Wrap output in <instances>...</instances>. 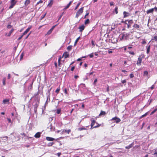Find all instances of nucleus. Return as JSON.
Masks as SVG:
<instances>
[{
	"label": "nucleus",
	"mask_w": 157,
	"mask_h": 157,
	"mask_svg": "<svg viewBox=\"0 0 157 157\" xmlns=\"http://www.w3.org/2000/svg\"><path fill=\"white\" fill-rule=\"evenodd\" d=\"M106 91L107 92H109V86H107V87L106 88Z\"/></svg>",
	"instance_id": "3c124183"
},
{
	"label": "nucleus",
	"mask_w": 157,
	"mask_h": 157,
	"mask_svg": "<svg viewBox=\"0 0 157 157\" xmlns=\"http://www.w3.org/2000/svg\"><path fill=\"white\" fill-rule=\"evenodd\" d=\"M7 120L8 121V122L9 123H11V124L12 123V122L11 121V120L10 118H7Z\"/></svg>",
	"instance_id": "8fccbe9b"
},
{
	"label": "nucleus",
	"mask_w": 157,
	"mask_h": 157,
	"mask_svg": "<svg viewBox=\"0 0 157 157\" xmlns=\"http://www.w3.org/2000/svg\"><path fill=\"white\" fill-rule=\"evenodd\" d=\"M72 46L71 45H70L67 47V49L69 50L70 51L72 49Z\"/></svg>",
	"instance_id": "f704fd0d"
},
{
	"label": "nucleus",
	"mask_w": 157,
	"mask_h": 157,
	"mask_svg": "<svg viewBox=\"0 0 157 157\" xmlns=\"http://www.w3.org/2000/svg\"><path fill=\"white\" fill-rule=\"evenodd\" d=\"M141 43L142 44H146V41L145 40L143 39L142 40Z\"/></svg>",
	"instance_id": "a19ab883"
},
{
	"label": "nucleus",
	"mask_w": 157,
	"mask_h": 157,
	"mask_svg": "<svg viewBox=\"0 0 157 157\" xmlns=\"http://www.w3.org/2000/svg\"><path fill=\"white\" fill-rule=\"evenodd\" d=\"M54 64H55V67H56V68H57V63H56V62H55L54 63Z\"/></svg>",
	"instance_id": "4d7b16f0"
},
{
	"label": "nucleus",
	"mask_w": 157,
	"mask_h": 157,
	"mask_svg": "<svg viewBox=\"0 0 157 157\" xmlns=\"http://www.w3.org/2000/svg\"><path fill=\"white\" fill-rule=\"evenodd\" d=\"M17 2V0H11L10 1V5L9 7V9L12 8L16 5Z\"/></svg>",
	"instance_id": "7ed1b4c3"
},
{
	"label": "nucleus",
	"mask_w": 157,
	"mask_h": 157,
	"mask_svg": "<svg viewBox=\"0 0 157 157\" xmlns=\"http://www.w3.org/2000/svg\"><path fill=\"white\" fill-rule=\"evenodd\" d=\"M128 61H127V60L124 61V66H126L127 64V63Z\"/></svg>",
	"instance_id": "a18cd8bd"
},
{
	"label": "nucleus",
	"mask_w": 157,
	"mask_h": 157,
	"mask_svg": "<svg viewBox=\"0 0 157 157\" xmlns=\"http://www.w3.org/2000/svg\"><path fill=\"white\" fill-rule=\"evenodd\" d=\"M69 53L67 52H66L63 53V57H64V59H66L69 57Z\"/></svg>",
	"instance_id": "1a4fd4ad"
},
{
	"label": "nucleus",
	"mask_w": 157,
	"mask_h": 157,
	"mask_svg": "<svg viewBox=\"0 0 157 157\" xmlns=\"http://www.w3.org/2000/svg\"><path fill=\"white\" fill-rule=\"evenodd\" d=\"M133 27L135 29L138 30H140V25L136 24H135L133 26Z\"/></svg>",
	"instance_id": "6e6552de"
},
{
	"label": "nucleus",
	"mask_w": 157,
	"mask_h": 157,
	"mask_svg": "<svg viewBox=\"0 0 157 157\" xmlns=\"http://www.w3.org/2000/svg\"><path fill=\"white\" fill-rule=\"evenodd\" d=\"M30 3V0H25L24 3V4L25 6H27Z\"/></svg>",
	"instance_id": "ddd939ff"
},
{
	"label": "nucleus",
	"mask_w": 157,
	"mask_h": 157,
	"mask_svg": "<svg viewBox=\"0 0 157 157\" xmlns=\"http://www.w3.org/2000/svg\"><path fill=\"white\" fill-rule=\"evenodd\" d=\"M75 66H73L71 68V71H73L74 70L75 68Z\"/></svg>",
	"instance_id": "603ef678"
},
{
	"label": "nucleus",
	"mask_w": 157,
	"mask_h": 157,
	"mask_svg": "<svg viewBox=\"0 0 157 157\" xmlns=\"http://www.w3.org/2000/svg\"><path fill=\"white\" fill-rule=\"evenodd\" d=\"M128 52L129 54L132 55H134L135 54V53L133 51H129Z\"/></svg>",
	"instance_id": "4c0bfd02"
},
{
	"label": "nucleus",
	"mask_w": 157,
	"mask_h": 157,
	"mask_svg": "<svg viewBox=\"0 0 157 157\" xmlns=\"http://www.w3.org/2000/svg\"><path fill=\"white\" fill-rule=\"evenodd\" d=\"M109 4L110 6H112L114 5V2H109Z\"/></svg>",
	"instance_id": "de8ad7c7"
},
{
	"label": "nucleus",
	"mask_w": 157,
	"mask_h": 157,
	"mask_svg": "<svg viewBox=\"0 0 157 157\" xmlns=\"http://www.w3.org/2000/svg\"><path fill=\"white\" fill-rule=\"evenodd\" d=\"M123 14L124 18L127 17L131 15L130 13L125 11H124Z\"/></svg>",
	"instance_id": "39448f33"
},
{
	"label": "nucleus",
	"mask_w": 157,
	"mask_h": 157,
	"mask_svg": "<svg viewBox=\"0 0 157 157\" xmlns=\"http://www.w3.org/2000/svg\"><path fill=\"white\" fill-rule=\"evenodd\" d=\"M130 76L131 78H132L134 77L133 74H131L130 75Z\"/></svg>",
	"instance_id": "49530a36"
},
{
	"label": "nucleus",
	"mask_w": 157,
	"mask_h": 157,
	"mask_svg": "<svg viewBox=\"0 0 157 157\" xmlns=\"http://www.w3.org/2000/svg\"><path fill=\"white\" fill-rule=\"evenodd\" d=\"M144 57V55L143 54H141V55L139 56L138 58V60L137 61L136 64L140 66L141 65L142 62V60Z\"/></svg>",
	"instance_id": "f257e3e1"
},
{
	"label": "nucleus",
	"mask_w": 157,
	"mask_h": 157,
	"mask_svg": "<svg viewBox=\"0 0 157 157\" xmlns=\"http://www.w3.org/2000/svg\"><path fill=\"white\" fill-rule=\"evenodd\" d=\"M33 84V83H32V84H31L29 86V88H30V90H31L33 88V86H32Z\"/></svg>",
	"instance_id": "0e129e2a"
},
{
	"label": "nucleus",
	"mask_w": 157,
	"mask_h": 157,
	"mask_svg": "<svg viewBox=\"0 0 157 157\" xmlns=\"http://www.w3.org/2000/svg\"><path fill=\"white\" fill-rule=\"evenodd\" d=\"M46 14H44V15L41 16V19H43L45 16Z\"/></svg>",
	"instance_id": "e2e57ef3"
},
{
	"label": "nucleus",
	"mask_w": 157,
	"mask_h": 157,
	"mask_svg": "<svg viewBox=\"0 0 157 157\" xmlns=\"http://www.w3.org/2000/svg\"><path fill=\"white\" fill-rule=\"evenodd\" d=\"M112 120L114 121V120H116L115 122L116 123H118L121 121V119L119 118H118L117 117H113L112 119Z\"/></svg>",
	"instance_id": "423d86ee"
},
{
	"label": "nucleus",
	"mask_w": 157,
	"mask_h": 157,
	"mask_svg": "<svg viewBox=\"0 0 157 157\" xmlns=\"http://www.w3.org/2000/svg\"><path fill=\"white\" fill-rule=\"evenodd\" d=\"M43 1H42V0H40L37 3L36 5H37L39 4V3H43Z\"/></svg>",
	"instance_id": "79ce46f5"
},
{
	"label": "nucleus",
	"mask_w": 157,
	"mask_h": 157,
	"mask_svg": "<svg viewBox=\"0 0 157 157\" xmlns=\"http://www.w3.org/2000/svg\"><path fill=\"white\" fill-rule=\"evenodd\" d=\"M118 8L116 6L115 7L114 11L113 12L114 13V12L116 14H117L118 13Z\"/></svg>",
	"instance_id": "4be33fe9"
},
{
	"label": "nucleus",
	"mask_w": 157,
	"mask_h": 157,
	"mask_svg": "<svg viewBox=\"0 0 157 157\" xmlns=\"http://www.w3.org/2000/svg\"><path fill=\"white\" fill-rule=\"evenodd\" d=\"M98 117H96L95 118H94L93 117H91L90 119V121H91V123L90 124L91 127L90 129H92L93 128L94 126L95 123H96L97 122L96 121V120L97 119V118Z\"/></svg>",
	"instance_id": "f03ea898"
},
{
	"label": "nucleus",
	"mask_w": 157,
	"mask_h": 157,
	"mask_svg": "<svg viewBox=\"0 0 157 157\" xmlns=\"http://www.w3.org/2000/svg\"><path fill=\"white\" fill-rule=\"evenodd\" d=\"M154 87H155V86H154V85H152L151 86V87H150V88L151 89V90H152L154 89Z\"/></svg>",
	"instance_id": "5fc2aeb1"
},
{
	"label": "nucleus",
	"mask_w": 157,
	"mask_h": 157,
	"mask_svg": "<svg viewBox=\"0 0 157 157\" xmlns=\"http://www.w3.org/2000/svg\"><path fill=\"white\" fill-rule=\"evenodd\" d=\"M56 26V25H55V26H53L50 29H51V30H53L54 29V28L55 27V26Z\"/></svg>",
	"instance_id": "338daca9"
},
{
	"label": "nucleus",
	"mask_w": 157,
	"mask_h": 157,
	"mask_svg": "<svg viewBox=\"0 0 157 157\" xmlns=\"http://www.w3.org/2000/svg\"><path fill=\"white\" fill-rule=\"evenodd\" d=\"M11 78V75L10 74H8V75L7 78L8 79H10Z\"/></svg>",
	"instance_id": "864d4df0"
},
{
	"label": "nucleus",
	"mask_w": 157,
	"mask_h": 157,
	"mask_svg": "<svg viewBox=\"0 0 157 157\" xmlns=\"http://www.w3.org/2000/svg\"><path fill=\"white\" fill-rule=\"evenodd\" d=\"M10 99H6L3 100L2 103L4 104H6V103H9Z\"/></svg>",
	"instance_id": "2eb2a0df"
},
{
	"label": "nucleus",
	"mask_w": 157,
	"mask_h": 157,
	"mask_svg": "<svg viewBox=\"0 0 157 157\" xmlns=\"http://www.w3.org/2000/svg\"><path fill=\"white\" fill-rule=\"evenodd\" d=\"M128 23L129 24H131L133 23V21L132 20H130L128 21Z\"/></svg>",
	"instance_id": "ea45409f"
},
{
	"label": "nucleus",
	"mask_w": 157,
	"mask_h": 157,
	"mask_svg": "<svg viewBox=\"0 0 157 157\" xmlns=\"http://www.w3.org/2000/svg\"><path fill=\"white\" fill-rule=\"evenodd\" d=\"M60 90V86H59L57 88L56 90L55 91V92L58 94L59 93V91Z\"/></svg>",
	"instance_id": "a878e982"
},
{
	"label": "nucleus",
	"mask_w": 157,
	"mask_h": 157,
	"mask_svg": "<svg viewBox=\"0 0 157 157\" xmlns=\"http://www.w3.org/2000/svg\"><path fill=\"white\" fill-rule=\"evenodd\" d=\"M91 44H92V45H93V46H94L95 44H94V41L93 40H92L91 41Z\"/></svg>",
	"instance_id": "052dcab7"
},
{
	"label": "nucleus",
	"mask_w": 157,
	"mask_h": 157,
	"mask_svg": "<svg viewBox=\"0 0 157 157\" xmlns=\"http://www.w3.org/2000/svg\"><path fill=\"white\" fill-rule=\"evenodd\" d=\"M96 124H97V125L96 126H94L93 127V128H98L101 126V124H99L97 122V123Z\"/></svg>",
	"instance_id": "c756f323"
},
{
	"label": "nucleus",
	"mask_w": 157,
	"mask_h": 157,
	"mask_svg": "<svg viewBox=\"0 0 157 157\" xmlns=\"http://www.w3.org/2000/svg\"><path fill=\"white\" fill-rule=\"evenodd\" d=\"M97 81V78L95 79L94 81V84H95Z\"/></svg>",
	"instance_id": "680f3d73"
},
{
	"label": "nucleus",
	"mask_w": 157,
	"mask_h": 157,
	"mask_svg": "<svg viewBox=\"0 0 157 157\" xmlns=\"http://www.w3.org/2000/svg\"><path fill=\"white\" fill-rule=\"evenodd\" d=\"M85 28V26L84 25H82L80 26L78 28V29H79V32H82L84 30Z\"/></svg>",
	"instance_id": "9d476101"
},
{
	"label": "nucleus",
	"mask_w": 157,
	"mask_h": 157,
	"mask_svg": "<svg viewBox=\"0 0 157 157\" xmlns=\"http://www.w3.org/2000/svg\"><path fill=\"white\" fill-rule=\"evenodd\" d=\"M14 30V29H12L10 31L9 33L8 34V35L7 36H10L12 33L13 32V31Z\"/></svg>",
	"instance_id": "6ab92c4d"
},
{
	"label": "nucleus",
	"mask_w": 157,
	"mask_h": 157,
	"mask_svg": "<svg viewBox=\"0 0 157 157\" xmlns=\"http://www.w3.org/2000/svg\"><path fill=\"white\" fill-rule=\"evenodd\" d=\"M133 146V144L132 143V144H129L128 146H126L125 147V148L127 149H130V148H131V147H132Z\"/></svg>",
	"instance_id": "aec40b11"
},
{
	"label": "nucleus",
	"mask_w": 157,
	"mask_h": 157,
	"mask_svg": "<svg viewBox=\"0 0 157 157\" xmlns=\"http://www.w3.org/2000/svg\"><path fill=\"white\" fill-rule=\"evenodd\" d=\"M79 76L78 75H75L74 76L75 78V79L77 78H78Z\"/></svg>",
	"instance_id": "774afa93"
},
{
	"label": "nucleus",
	"mask_w": 157,
	"mask_h": 157,
	"mask_svg": "<svg viewBox=\"0 0 157 157\" xmlns=\"http://www.w3.org/2000/svg\"><path fill=\"white\" fill-rule=\"evenodd\" d=\"M157 111V108L155 109L151 113L150 115H151L155 113Z\"/></svg>",
	"instance_id": "c85d7f7f"
},
{
	"label": "nucleus",
	"mask_w": 157,
	"mask_h": 157,
	"mask_svg": "<svg viewBox=\"0 0 157 157\" xmlns=\"http://www.w3.org/2000/svg\"><path fill=\"white\" fill-rule=\"evenodd\" d=\"M54 144V143L53 142L49 143L48 144V146L49 147L52 146Z\"/></svg>",
	"instance_id": "e433bc0d"
},
{
	"label": "nucleus",
	"mask_w": 157,
	"mask_h": 157,
	"mask_svg": "<svg viewBox=\"0 0 157 157\" xmlns=\"http://www.w3.org/2000/svg\"><path fill=\"white\" fill-rule=\"evenodd\" d=\"M71 131V130L70 129H69L68 130H65L64 132L66 133H67V134H69L70 132Z\"/></svg>",
	"instance_id": "2f4dec72"
},
{
	"label": "nucleus",
	"mask_w": 157,
	"mask_h": 157,
	"mask_svg": "<svg viewBox=\"0 0 157 157\" xmlns=\"http://www.w3.org/2000/svg\"><path fill=\"white\" fill-rule=\"evenodd\" d=\"M81 3V2H80L77 4V6H76L75 7V10H76V9H78V8L79 6V5H80Z\"/></svg>",
	"instance_id": "473e14b6"
},
{
	"label": "nucleus",
	"mask_w": 157,
	"mask_h": 157,
	"mask_svg": "<svg viewBox=\"0 0 157 157\" xmlns=\"http://www.w3.org/2000/svg\"><path fill=\"white\" fill-rule=\"evenodd\" d=\"M32 27V26L31 25L29 26V28H28L23 33L22 35L23 36L24 35H26L28 32L29 31V30L31 29Z\"/></svg>",
	"instance_id": "0eeeda50"
},
{
	"label": "nucleus",
	"mask_w": 157,
	"mask_h": 157,
	"mask_svg": "<svg viewBox=\"0 0 157 157\" xmlns=\"http://www.w3.org/2000/svg\"><path fill=\"white\" fill-rule=\"evenodd\" d=\"M90 23V20L89 19H87L84 22V24L86 25L87 24H89Z\"/></svg>",
	"instance_id": "393cba45"
},
{
	"label": "nucleus",
	"mask_w": 157,
	"mask_h": 157,
	"mask_svg": "<svg viewBox=\"0 0 157 157\" xmlns=\"http://www.w3.org/2000/svg\"><path fill=\"white\" fill-rule=\"evenodd\" d=\"M148 75V72L147 71H145L144 72V76H147Z\"/></svg>",
	"instance_id": "7c9ffc66"
},
{
	"label": "nucleus",
	"mask_w": 157,
	"mask_h": 157,
	"mask_svg": "<svg viewBox=\"0 0 157 157\" xmlns=\"http://www.w3.org/2000/svg\"><path fill=\"white\" fill-rule=\"evenodd\" d=\"M2 83L3 85V86H5L6 84V78L5 77H4L2 79Z\"/></svg>",
	"instance_id": "b1692460"
},
{
	"label": "nucleus",
	"mask_w": 157,
	"mask_h": 157,
	"mask_svg": "<svg viewBox=\"0 0 157 157\" xmlns=\"http://www.w3.org/2000/svg\"><path fill=\"white\" fill-rule=\"evenodd\" d=\"M12 27V26L10 25H8L7 26V28L8 29L11 28Z\"/></svg>",
	"instance_id": "37998d69"
},
{
	"label": "nucleus",
	"mask_w": 157,
	"mask_h": 157,
	"mask_svg": "<svg viewBox=\"0 0 157 157\" xmlns=\"http://www.w3.org/2000/svg\"><path fill=\"white\" fill-rule=\"evenodd\" d=\"M106 114V113L105 111H101V112L98 115V117H100L102 115H104Z\"/></svg>",
	"instance_id": "f3484780"
},
{
	"label": "nucleus",
	"mask_w": 157,
	"mask_h": 157,
	"mask_svg": "<svg viewBox=\"0 0 157 157\" xmlns=\"http://www.w3.org/2000/svg\"><path fill=\"white\" fill-rule=\"evenodd\" d=\"M50 2L48 5V6L51 7L52 5L53 4V0H50L49 1Z\"/></svg>",
	"instance_id": "a211bd4d"
},
{
	"label": "nucleus",
	"mask_w": 157,
	"mask_h": 157,
	"mask_svg": "<svg viewBox=\"0 0 157 157\" xmlns=\"http://www.w3.org/2000/svg\"><path fill=\"white\" fill-rule=\"evenodd\" d=\"M151 40H155V41H157V36H154V37L151 39Z\"/></svg>",
	"instance_id": "cd10ccee"
},
{
	"label": "nucleus",
	"mask_w": 157,
	"mask_h": 157,
	"mask_svg": "<svg viewBox=\"0 0 157 157\" xmlns=\"http://www.w3.org/2000/svg\"><path fill=\"white\" fill-rule=\"evenodd\" d=\"M72 2V1H70L69 3L67 5V6H66L63 9V10H66L71 5V3Z\"/></svg>",
	"instance_id": "4468645a"
},
{
	"label": "nucleus",
	"mask_w": 157,
	"mask_h": 157,
	"mask_svg": "<svg viewBox=\"0 0 157 157\" xmlns=\"http://www.w3.org/2000/svg\"><path fill=\"white\" fill-rule=\"evenodd\" d=\"M61 110L60 109H58L56 110V113L58 114H59L61 112Z\"/></svg>",
	"instance_id": "c9c22d12"
},
{
	"label": "nucleus",
	"mask_w": 157,
	"mask_h": 157,
	"mask_svg": "<svg viewBox=\"0 0 157 157\" xmlns=\"http://www.w3.org/2000/svg\"><path fill=\"white\" fill-rule=\"evenodd\" d=\"M121 83L122 84H124L126 82V80H122L121 81Z\"/></svg>",
	"instance_id": "c03bdc74"
},
{
	"label": "nucleus",
	"mask_w": 157,
	"mask_h": 157,
	"mask_svg": "<svg viewBox=\"0 0 157 157\" xmlns=\"http://www.w3.org/2000/svg\"><path fill=\"white\" fill-rule=\"evenodd\" d=\"M23 36L22 35L20 37H19L18 38L17 40H20L23 37Z\"/></svg>",
	"instance_id": "bf43d9fd"
},
{
	"label": "nucleus",
	"mask_w": 157,
	"mask_h": 157,
	"mask_svg": "<svg viewBox=\"0 0 157 157\" xmlns=\"http://www.w3.org/2000/svg\"><path fill=\"white\" fill-rule=\"evenodd\" d=\"M64 93L67 94V89L66 88H65L64 90Z\"/></svg>",
	"instance_id": "6e6d98bb"
},
{
	"label": "nucleus",
	"mask_w": 157,
	"mask_h": 157,
	"mask_svg": "<svg viewBox=\"0 0 157 157\" xmlns=\"http://www.w3.org/2000/svg\"><path fill=\"white\" fill-rule=\"evenodd\" d=\"M153 10H155V12L157 11V7L156 6L154 8H153Z\"/></svg>",
	"instance_id": "09e8293b"
},
{
	"label": "nucleus",
	"mask_w": 157,
	"mask_h": 157,
	"mask_svg": "<svg viewBox=\"0 0 157 157\" xmlns=\"http://www.w3.org/2000/svg\"><path fill=\"white\" fill-rule=\"evenodd\" d=\"M153 155H154L155 157H157V152H155L154 154H153Z\"/></svg>",
	"instance_id": "69168bd1"
},
{
	"label": "nucleus",
	"mask_w": 157,
	"mask_h": 157,
	"mask_svg": "<svg viewBox=\"0 0 157 157\" xmlns=\"http://www.w3.org/2000/svg\"><path fill=\"white\" fill-rule=\"evenodd\" d=\"M151 46L150 45H149L147 47V53L148 54L150 52V49Z\"/></svg>",
	"instance_id": "412c9836"
},
{
	"label": "nucleus",
	"mask_w": 157,
	"mask_h": 157,
	"mask_svg": "<svg viewBox=\"0 0 157 157\" xmlns=\"http://www.w3.org/2000/svg\"><path fill=\"white\" fill-rule=\"evenodd\" d=\"M89 56L90 58H92L94 56L93 54H91L90 55H89Z\"/></svg>",
	"instance_id": "13d9d810"
},
{
	"label": "nucleus",
	"mask_w": 157,
	"mask_h": 157,
	"mask_svg": "<svg viewBox=\"0 0 157 157\" xmlns=\"http://www.w3.org/2000/svg\"><path fill=\"white\" fill-rule=\"evenodd\" d=\"M41 133L40 132H38L36 133L34 135L35 137L38 138H39L40 136Z\"/></svg>",
	"instance_id": "f8f14e48"
},
{
	"label": "nucleus",
	"mask_w": 157,
	"mask_h": 157,
	"mask_svg": "<svg viewBox=\"0 0 157 157\" xmlns=\"http://www.w3.org/2000/svg\"><path fill=\"white\" fill-rule=\"evenodd\" d=\"M52 31V30H51V29H50L48 31V32L47 34L49 35L51 33Z\"/></svg>",
	"instance_id": "58836bf2"
},
{
	"label": "nucleus",
	"mask_w": 157,
	"mask_h": 157,
	"mask_svg": "<svg viewBox=\"0 0 157 157\" xmlns=\"http://www.w3.org/2000/svg\"><path fill=\"white\" fill-rule=\"evenodd\" d=\"M84 7H81L79 9L76 13L75 17L77 18L78 16L81 14L83 12Z\"/></svg>",
	"instance_id": "20e7f679"
},
{
	"label": "nucleus",
	"mask_w": 157,
	"mask_h": 157,
	"mask_svg": "<svg viewBox=\"0 0 157 157\" xmlns=\"http://www.w3.org/2000/svg\"><path fill=\"white\" fill-rule=\"evenodd\" d=\"M46 140L48 141H53L55 140V139L50 137H46Z\"/></svg>",
	"instance_id": "dca6fc26"
},
{
	"label": "nucleus",
	"mask_w": 157,
	"mask_h": 157,
	"mask_svg": "<svg viewBox=\"0 0 157 157\" xmlns=\"http://www.w3.org/2000/svg\"><path fill=\"white\" fill-rule=\"evenodd\" d=\"M86 129L84 127H82V128H79L78 129V130L79 131H81L83 130H86Z\"/></svg>",
	"instance_id": "5701e85b"
},
{
	"label": "nucleus",
	"mask_w": 157,
	"mask_h": 157,
	"mask_svg": "<svg viewBox=\"0 0 157 157\" xmlns=\"http://www.w3.org/2000/svg\"><path fill=\"white\" fill-rule=\"evenodd\" d=\"M79 38H80V37H79L77 38V39L75 40V43H74V45L75 46V45L76 44L77 42L78 41Z\"/></svg>",
	"instance_id": "72a5a7b5"
},
{
	"label": "nucleus",
	"mask_w": 157,
	"mask_h": 157,
	"mask_svg": "<svg viewBox=\"0 0 157 157\" xmlns=\"http://www.w3.org/2000/svg\"><path fill=\"white\" fill-rule=\"evenodd\" d=\"M61 57H60L58 59V66L60 67V65L61 64Z\"/></svg>",
	"instance_id": "bb28decb"
},
{
	"label": "nucleus",
	"mask_w": 157,
	"mask_h": 157,
	"mask_svg": "<svg viewBox=\"0 0 157 157\" xmlns=\"http://www.w3.org/2000/svg\"><path fill=\"white\" fill-rule=\"evenodd\" d=\"M153 9L152 8L147 10L146 11V13L147 14H149V13H153Z\"/></svg>",
	"instance_id": "9b49d317"
}]
</instances>
